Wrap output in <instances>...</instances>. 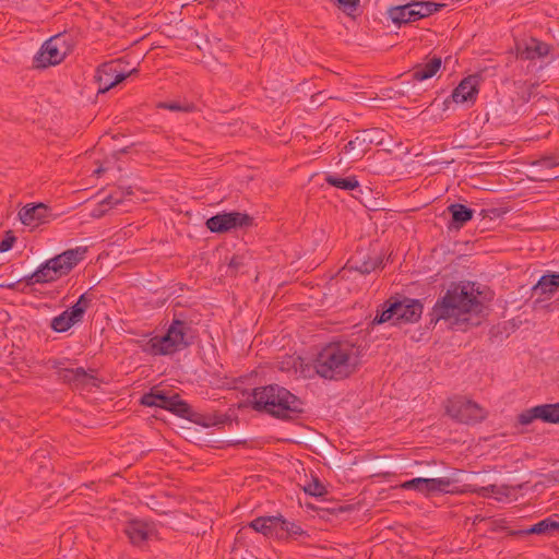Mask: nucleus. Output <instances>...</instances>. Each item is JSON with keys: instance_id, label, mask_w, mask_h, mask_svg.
<instances>
[{"instance_id": "1", "label": "nucleus", "mask_w": 559, "mask_h": 559, "mask_svg": "<svg viewBox=\"0 0 559 559\" xmlns=\"http://www.w3.org/2000/svg\"><path fill=\"white\" fill-rule=\"evenodd\" d=\"M359 365V347L343 341L325 345L317 355L313 366L321 378L340 381L354 374Z\"/></svg>"}, {"instance_id": "2", "label": "nucleus", "mask_w": 559, "mask_h": 559, "mask_svg": "<svg viewBox=\"0 0 559 559\" xmlns=\"http://www.w3.org/2000/svg\"><path fill=\"white\" fill-rule=\"evenodd\" d=\"M251 396L253 409L277 419L290 420L304 413V402L278 384L255 388Z\"/></svg>"}, {"instance_id": "3", "label": "nucleus", "mask_w": 559, "mask_h": 559, "mask_svg": "<svg viewBox=\"0 0 559 559\" xmlns=\"http://www.w3.org/2000/svg\"><path fill=\"white\" fill-rule=\"evenodd\" d=\"M483 309V304L473 293L469 285L453 284L439 299L432 308L431 322L457 318L463 313H478Z\"/></svg>"}, {"instance_id": "4", "label": "nucleus", "mask_w": 559, "mask_h": 559, "mask_svg": "<svg viewBox=\"0 0 559 559\" xmlns=\"http://www.w3.org/2000/svg\"><path fill=\"white\" fill-rule=\"evenodd\" d=\"M86 252L85 247L66 250L41 263L36 271L24 277V282L27 286L55 282L68 275L84 259Z\"/></svg>"}, {"instance_id": "5", "label": "nucleus", "mask_w": 559, "mask_h": 559, "mask_svg": "<svg viewBox=\"0 0 559 559\" xmlns=\"http://www.w3.org/2000/svg\"><path fill=\"white\" fill-rule=\"evenodd\" d=\"M194 330L187 321L175 318L163 336L152 337L144 346L151 355H173L194 343Z\"/></svg>"}, {"instance_id": "6", "label": "nucleus", "mask_w": 559, "mask_h": 559, "mask_svg": "<svg viewBox=\"0 0 559 559\" xmlns=\"http://www.w3.org/2000/svg\"><path fill=\"white\" fill-rule=\"evenodd\" d=\"M447 414L462 424H476L486 418V412L477 403L455 396L445 404Z\"/></svg>"}, {"instance_id": "7", "label": "nucleus", "mask_w": 559, "mask_h": 559, "mask_svg": "<svg viewBox=\"0 0 559 559\" xmlns=\"http://www.w3.org/2000/svg\"><path fill=\"white\" fill-rule=\"evenodd\" d=\"M69 46L64 35L58 34L46 40L34 57V64L38 69L59 64L68 55Z\"/></svg>"}, {"instance_id": "8", "label": "nucleus", "mask_w": 559, "mask_h": 559, "mask_svg": "<svg viewBox=\"0 0 559 559\" xmlns=\"http://www.w3.org/2000/svg\"><path fill=\"white\" fill-rule=\"evenodd\" d=\"M136 69L124 71L121 60H112L100 64L95 74V81L98 85V93H106L128 76L136 73Z\"/></svg>"}, {"instance_id": "9", "label": "nucleus", "mask_w": 559, "mask_h": 559, "mask_svg": "<svg viewBox=\"0 0 559 559\" xmlns=\"http://www.w3.org/2000/svg\"><path fill=\"white\" fill-rule=\"evenodd\" d=\"M253 218L247 213L229 212L218 213L206 219L205 226L215 234H224L231 229L250 227Z\"/></svg>"}, {"instance_id": "10", "label": "nucleus", "mask_w": 559, "mask_h": 559, "mask_svg": "<svg viewBox=\"0 0 559 559\" xmlns=\"http://www.w3.org/2000/svg\"><path fill=\"white\" fill-rule=\"evenodd\" d=\"M452 477L424 478L417 477L404 481L401 488L405 490H415L430 496L437 492H450L449 487L453 484Z\"/></svg>"}, {"instance_id": "11", "label": "nucleus", "mask_w": 559, "mask_h": 559, "mask_svg": "<svg viewBox=\"0 0 559 559\" xmlns=\"http://www.w3.org/2000/svg\"><path fill=\"white\" fill-rule=\"evenodd\" d=\"M392 302L396 306V322L413 323L420 319L423 313V304L418 299L408 297H391Z\"/></svg>"}, {"instance_id": "12", "label": "nucleus", "mask_w": 559, "mask_h": 559, "mask_svg": "<svg viewBox=\"0 0 559 559\" xmlns=\"http://www.w3.org/2000/svg\"><path fill=\"white\" fill-rule=\"evenodd\" d=\"M123 533L134 546H142L155 533L154 525L142 520L133 519L124 524Z\"/></svg>"}, {"instance_id": "13", "label": "nucleus", "mask_w": 559, "mask_h": 559, "mask_svg": "<svg viewBox=\"0 0 559 559\" xmlns=\"http://www.w3.org/2000/svg\"><path fill=\"white\" fill-rule=\"evenodd\" d=\"M479 79L477 75H469L463 79L453 90L451 99L455 104L474 103L479 92Z\"/></svg>"}, {"instance_id": "14", "label": "nucleus", "mask_w": 559, "mask_h": 559, "mask_svg": "<svg viewBox=\"0 0 559 559\" xmlns=\"http://www.w3.org/2000/svg\"><path fill=\"white\" fill-rule=\"evenodd\" d=\"M559 288V272L546 273L532 287V296H538V300L550 298Z\"/></svg>"}, {"instance_id": "15", "label": "nucleus", "mask_w": 559, "mask_h": 559, "mask_svg": "<svg viewBox=\"0 0 559 559\" xmlns=\"http://www.w3.org/2000/svg\"><path fill=\"white\" fill-rule=\"evenodd\" d=\"M49 214V209L44 203L23 206L19 212L22 224L26 226H37L45 222Z\"/></svg>"}, {"instance_id": "16", "label": "nucleus", "mask_w": 559, "mask_h": 559, "mask_svg": "<svg viewBox=\"0 0 559 559\" xmlns=\"http://www.w3.org/2000/svg\"><path fill=\"white\" fill-rule=\"evenodd\" d=\"M284 524L282 515L259 516L250 522L249 526L266 537L278 538V526Z\"/></svg>"}, {"instance_id": "17", "label": "nucleus", "mask_w": 559, "mask_h": 559, "mask_svg": "<svg viewBox=\"0 0 559 559\" xmlns=\"http://www.w3.org/2000/svg\"><path fill=\"white\" fill-rule=\"evenodd\" d=\"M388 15L392 22L397 25L415 22L421 19V15L417 14L415 0L403 5L390 8L388 10Z\"/></svg>"}, {"instance_id": "18", "label": "nucleus", "mask_w": 559, "mask_h": 559, "mask_svg": "<svg viewBox=\"0 0 559 559\" xmlns=\"http://www.w3.org/2000/svg\"><path fill=\"white\" fill-rule=\"evenodd\" d=\"M58 379L72 385L73 388H84L95 378L87 373L83 367L75 369L67 368L58 372Z\"/></svg>"}, {"instance_id": "19", "label": "nucleus", "mask_w": 559, "mask_h": 559, "mask_svg": "<svg viewBox=\"0 0 559 559\" xmlns=\"http://www.w3.org/2000/svg\"><path fill=\"white\" fill-rule=\"evenodd\" d=\"M552 47L537 38H530L524 48L519 49V56L524 60H534L543 57H547Z\"/></svg>"}, {"instance_id": "20", "label": "nucleus", "mask_w": 559, "mask_h": 559, "mask_svg": "<svg viewBox=\"0 0 559 559\" xmlns=\"http://www.w3.org/2000/svg\"><path fill=\"white\" fill-rule=\"evenodd\" d=\"M451 214L450 229H461L474 216V210L461 203H453L447 207Z\"/></svg>"}, {"instance_id": "21", "label": "nucleus", "mask_w": 559, "mask_h": 559, "mask_svg": "<svg viewBox=\"0 0 559 559\" xmlns=\"http://www.w3.org/2000/svg\"><path fill=\"white\" fill-rule=\"evenodd\" d=\"M366 139L360 135L355 136L350 140L343 148L342 155L347 162H356L361 159L365 154L370 150L366 144Z\"/></svg>"}, {"instance_id": "22", "label": "nucleus", "mask_w": 559, "mask_h": 559, "mask_svg": "<svg viewBox=\"0 0 559 559\" xmlns=\"http://www.w3.org/2000/svg\"><path fill=\"white\" fill-rule=\"evenodd\" d=\"M441 57L433 56L425 63H418L413 69V79L424 81L432 78L441 68Z\"/></svg>"}, {"instance_id": "23", "label": "nucleus", "mask_w": 559, "mask_h": 559, "mask_svg": "<svg viewBox=\"0 0 559 559\" xmlns=\"http://www.w3.org/2000/svg\"><path fill=\"white\" fill-rule=\"evenodd\" d=\"M382 257L379 254L362 257L361 259L352 258L348 263H350V269L358 271L361 274H369L372 271L382 266Z\"/></svg>"}, {"instance_id": "24", "label": "nucleus", "mask_w": 559, "mask_h": 559, "mask_svg": "<svg viewBox=\"0 0 559 559\" xmlns=\"http://www.w3.org/2000/svg\"><path fill=\"white\" fill-rule=\"evenodd\" d=\"M555 531H559V522L554 521L551 518H546L526 530L514 532L513 535H547Z\"/></svg>"}, {"instance_id": "25", "label": "nucleus", "mask_w": 559, "mask_h": 559, "mask_svg": "<svg viewBox=\"0 0 559 559\" xmlns=\"http://www.w3.org/2000/svg\"><path fill=\"white\" fill-rule=\"evenodd\" d=\"M533 412L544 423L559 424V403L537 405Z\"/></svg>"}, {"instance_id": "26", "label": "nucleus", "mask_w": 559, "mask_h": 559, "mask_svg": "<svg viewBox=\"0 0 559 559\" xmlns=\"http://www.w3.org/2000/svg\"><path fill=\"white\" fill-rule=\"evenodd\" d=\"M171 400V395H167L162 391L151 390L148 393H145L141 397V404L144 406H156L164 409H167L169 402Z\"/></svg>"}, {"instance_id": "27", "label": "nucleus", "mask_w": 559, "mask_h": 559, "mask_svg": "<svg viewBox=\"0 0 559 559\" xmlns=\"http://www.w3.org/2000/svg\"><path fill=\"white\" fill-rule=\"evenodd\" d=\"M190 421L199 426L210 428L226 423V417L217 414H207L193 411Z\"/></svg>"}, {"instance_id": "28", "label": "nucleus", "mask_w": 559, "mask_h": 559, "mask_svg": "<svg viewBox=\"0 0 559 559\" xmlns=\"http://www.w3.org/2000/svg\"><path fill=\"white\" fill-rule=\"evenodd\" d=\"M166 411L171 412L173 414L190 420L193 409L190 405L180 399L179 394H173L169 405Z\"/></svg>"}, {"instance_id": "29", "label": "nucleus", "mask_w": 559, "mask_h": 559, "mask_svg": "<svg viewBox=\"0 0 559 559\" xmlns=\"http://www.w3.org/2000/svg\"><path fill=\"white\" fill-rule=\"evenodd\" d=\"M325 181L335 188L342 189V190H354L359 187V182L356 178V176H349L346 178L338 177L336 175H326Z\"/></svg>"}, {"instance_id": "30", "label": "nucleus", "mask_w": 559, "mask_h": 559, "mask_svg": "<svg viewBox=\"0 0 559 559\" xmlns=\"http://www.w3.org/2000/svg\"><path fill=\"white\" fill-rule=\"evenodd\" d=\"M391 320H394V323H397L396 306H394L392 299L389 298L383 305H381V309L377 310V316L373 319V323L381 324Z\"/></svg>"}, {"instance_id": "31", "label": "nucleus", "mask_w": 559, "mask_h": 559, "mask_svg": "<svg viewBox=\"0 0 559 559\" xmlns=\"http://www.w3.org/2000/svg\"><path fill=\"white\" fill-rule=\"evenodd\" d=\"M74 325V322L69 318L68 312L63 311L55 317L50 322V328L58 333L67 332Z\"/></svg>"}, {"instance_id": "32", "label": "nucleus", "mask_w": 559, "mask_h": 559, "mask_svg": "<svg viewBox=\"0 0 559 559\" xmlns=\"http://www.w3.org/2000/svg\"><path fill=\"white\" fill-rule=\"evenodd\" d=\"M415 7L417 9V14H420L421 19H424L440 11L445 7V4L431 1H415Z\"/></svg>"}, {"instance_id": "33", "label": "nucleus", "mask_w": 559, "mask_h": 559, "mask_svg": "<svg viewBox=\"0 0 559 559\" xmlns=\"http://www.w3.org/2000/svg\"><path fill=\"white\" fill-rule=\"evenodd\" d=\"M383 134L384 131L378 128L364 130L360 132V135L366 139L365 142L369 148H371L372 145H381L384 140Z\"/></svg>"}, {"instance_id": "34", "label": "nucleus", "mask_w": 559, "mask_h": 559, "mask_svg": "<svg viewBox=\"0 0 559 559\" xmlns=\"http://www.w3.org/2000/svg\"><path fill=\"white\" fill-rule=\"evenodd\" d=\"M302 533V528L299 525L286 519H284V524L278 526V539L287 537L288 535H301Z\"/></svg>"}, {"instance_id": "35", "label": "nucleus", "mask_w": 559, "mask_h": 559, "mask_svg": "<svg viewBox=\"0 0 559 559\" xmlns=\"http://www.w3.org/2000/svg\"><path fill=\"white\" fill-rule=\"evenodd\" d=\"M305 492L313 497H323L328 493L324 485L318 479L313 478L306 487Z\"/></svg>"}, {"instance_id": "36", "label": "nucleus", "mask_w": 559, "mask_h": 559, "mask_svg": "<svg viewBox=\"0 0 559 559\" xmlns=\"http://www.w3.org/2000/svg\"><path fill=\"white\" fill-rule=\"evenodd\" d=\"M158 108L168 109L171 111H183L189 112L193 109V105L190 104H180L178 102H163L157 105Z\"/></svg>"}, {"instance_id": "37", "label": "nucleus", "mask_w": 559, "mask_h": 559, "mask_svg": "<svg viewBox=\"0 0 559 559\" xmlns=\"http://www.w3.org/2000/svg\"><path fill=\"white\" fill-rule=\"evenodd\" d=\"M64 311L68 312L69 318L74 322V324L82 322L85 314L83 308L78 307L75 304Z\"/></svg>"}, {"instance_id": "38", "label": "nucleus", "mask_w": 559, "mask_h": 559, "mask_svg": "<svg viewBox=\"0 0 559 559\" xmlns=\"http://www.w3.org/2000/svg\"><path fill=\"white\" fill-rule=\"evenodd\" d=\"M535 419H537V416H536V413L533 412V407L530 408V409H526L524 412H522L519 416H518V421L523 425V426H526V425H530L531 423H533Z\"/></svg>"}, {"instance_id": "39", "label": "nucleus", "mask_w": 559, "mask_h": 559, "mask_svg": "<svg viewBox=\"0 0 559 559\" xmlns=\"http://www.w3.org/2000/svg\"><path fill=\"white\" fill-rule=\"evenodd\" d=\"M93 298L88 295V293L82 294L76 300L75 305L86 312L87 308L91 306Z\"/></svg>"}, {"instance_id": "40", "label": "nucleus", "mask_w": 559, "mask_h": 559, "mask_svg": "<svg viewBox=\"0 0 559 559\" xmlns=\"http://www.w3.org/2000/svg\"><path fill=\"white\" fill-rule=\"evenodd\" d=\"M119 203H121V198L116 195V193H112V194H109L108 197H106L102 201L100 205H109L111 207V206L118 205Z\"/></svg>"}, {"instance_id": "41", "label": "nucleus", "mask_w": 559, "mask_h": 559, "mask_svg": "<svg viewBox=\"0 0 559 559\" xmlns=\"http://www.w3.org/2000/svg\"><path fill=\"white\" fill-rule=\"evenodd\" d=\"M15 241L13 236H8L0 241V252H7L10 250Z\"/></svg>"}, {"instance_id": "42", "label": "nucleus", "mask_w": 559, "mask_h": 559, "mask_svg": "<svg viewBox=\"0 0 559 559\" xmlns=\"http://www.w3.org/2000/svg\"><path fill=\"white\" fill-rule=\"evenodd\" d=\"M508 489L507 486L498 487L497 485H489L487 487H483L480 491L484 492H492V493H506Z\"/></svg>"}, {"instance_id": "43", "label": "nucleus", "mask_w": 559, "mask_h": 559, "mask_svg": "<svg viewBox=\"0 0 559 559\" xmlns=\"http://www.w3.org/2000/svg\"><path fill=\"white\" fill-rule=\"evenodd\" d=\"M341 5H343L345 9H352L355 10L358 5L359 0H337Z\"/></svg>"}, {"instance_id": "44", "label": "nucleus", "mask_w": 559, "mask_h": 559, "mask_svg": "<svg viewBox=\"0 0 559 559\" xmlns=\"http://www.w3.org/2000/svg\"><path fill=\"white\" fill-rule=\"evenodd\" d=\"M540 163L546 167H555L559 165V160H556L550 156L542 158Z\"/></svg>"}, {"instance_id": "45", "label": "nucleus", "mask_w": 559, "mask_h": 559, "mask_svg": "<svg viewBox=\"0 0 559 559\" xmlns=\"http://www.w3.org/2000/svg\"><path fill=\"white\" fill-rule=\"evenodd\" d=\"M228 265L238 271L242 266V261L239 257H233Z\"/></svg>"}, {"instance_id": "46", "label": "nucleus", "mask_w": 559, "mask_h": 559, "mask_svg": "<svg viewBox=\"0 0 559 559\" xmlns=\"http://www.w3.org/2000/svg\"><path fill=\"white\" fill-rule=\"evenodd\" d=\"M49 362H50L51 368L57 370V373L60 370H64L66 369V368L62 367L63 362L61 360H59V359H52Z\"/></svg>"}, {"instance_id": "47", "label": "nucleus", "mask_w": 559, "mask_h": 559, "mask_svg": "<svg viewBox=\"0 0 559 559\" xmlns=\"http://www.w3.org/2000/svg\"><path fill=\"white\" fill-rule=\"evenodd\" d=\"M103 171H104L103 168H98V169L95 170V174L99 176Z\"/></svg>"}, {"instance_id": "48", "label": "nucleus", "mask_w": 559, "mask_h": 559, "mask_svg": "<svg viewBox=\"0 0 559 559\" xmlns=\"http://www.w3.org/2000/svg\"><path fill=\"white\" fill-rule=\"evenodd\" d=\"M102 214H103V212L99 214H94V216L99 217Z\"/></svg>"}]
</instances>
